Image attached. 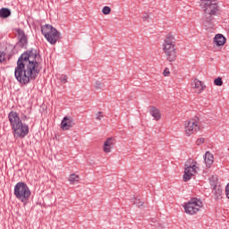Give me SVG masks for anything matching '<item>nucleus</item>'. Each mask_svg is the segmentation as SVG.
Wrapping results in <instances>:
<instances>
[{
  "label": "nucleus",
  "mask_w": 229,
  "mask_h": 229,
  "mask_svg": "<svg viewBox=\"0 0 229 229\" xmlns=\"http://www.w3.org/2000/svg\"><path fill=\"white\" fill-rule=\"evenodd\" d=\"M38 58H40V55L35 48L27 50L21 55L14 70V78L19 83L28 85L30 81L37 80L40 73Z\"/></svg>",
  "instance_id": "f257e3e1"
},
{
  "label": "nucleus",
  "mask_w": 229,
  "mask_h": 229,
  "mask_svg": "<svg viewBox=\"0 0 229 229\" xmlns=\"http://www.w3.org/2000/svg\"><path fill=\"white\" fill-rule=\"evenodd\" d=\"M200 8L204 12L203 25L206 30H212L214 28V15H217L219 12V5L216 0H200Z\"/></svg>",
  "instance_id": "f03ea898"
},
{
  "label": "nucleus",
  "mask_w": 229,
  "mask_h": 229,
  "mask_svg": "<svg viewBox=\"0 0 229 229\" xmlns=\"http://www.w3.org/2000/svg\"><path fill=\"white\" fill-rule=\"evenodd\" d=\"M8 119L14 139H24V137L30 133V127L28 124L22 123V119L19 116V113L11 111L8 114Z\"/></svg>",
  "instance_id": "7ed1b4c3"
},
{
  "label": "nucleus",
  "mask_w": 229,
  "mask_h": 229,
  "mask_svg": "<svg viewBox=\"0 0 229 229\" xmlns=\"http://www.w3.org/2000/svg\"><path fill=\"white\" fill-rule=\"evenodd\" d=\"M163 51L168 62H174L176 60V38L174 36L168 34L165 37L163 43Z\"/></svg>",
  "instance_id": "20e7f679"
},
{
  "label": "nucleus",
  "mask_w": 229,
  "mask_h": 229,
  "mask_svg": "<svg viewBox=\"0 0 229 229\" xmlns=\"http://www.w3.org/2000/svg\"><path fill=\"white\" fill-rule=\"evenodd\" d=\"M14 196L16 199H19V201H21V203L26 204L31 197V191L30 190V187H28V184L20 182L14 186Z\"/></svg>",
  "instance_id": "39448f33"
},
{
  "label": "nucleus",
  "mask_w": 229,
  "mask_h": 229,
  "mask_svg": "<svg viewBox=\"0 0 229 229\" xmlns=\"http://www.w3.org/2000/svg\"><path fill=\"white\" fill-rule=\"evenodd\" d=\"M41 33L44 35L45 38L51 44L55 46L58 42V30L55 29L50 24H46L41 26Z\"/></svg>",
  "instance_id": "423d86ee"
},
{
  "label": "nucleus",
  "mask_w": 229,
  "mask_h": 229,
  "mask_svg": "<svg viewBox=\"0 0 229 229\" xmlns=\"http://www.w3.org/2000/svg\"><path fill=\"white\" fill-rule=\"evenodd\" d=\"M184 130L187 137H191V135L201 131V122H199V117L195 116L189 121H186Z\"/></svg>",
  "instance_id": "0eeeda50"
},
{
  "label": "nucleus",
  "mask_w": 229,
  "mask_h": 229,
  "mask_svg": "<svg viewBox=\"0 0 229 229\" xmlns=\"http://www.w3.org/2000/svg\"><path fill=\"white\" fill-rule=\"evenodd\" d=\"M202 208L203 202L197 198H193L184 206V210L186 214L194 216V214H198Z\"/></svg>",
  "instance_id": "6e6552de"
},
{
  "label": "nucleus",
  "mask_w": 229,
  "mask_h": 229,
  "mask_svg": "<svg viewBox=\"0 0 229 229\" xmlns=\"http://www.w3.org/2000/svg\"><path fill=\"white\" fill-rule=\"evenodd\" d=\"M198 173V166L191 161V164H186L184 168L183 182H189L192 176Z\"/></svg>",
  "instance_id": "1a4fd4ad"
},
{
  "label": "nucleus",
  "mask_w": 229,
  "mask_h": 229,
  "mask_svg": "<svg viewBox=\"0 0 229 229\" xmlns=\"http://www.w3.org/2000/svg\"><path fill=\"white\" fill-rule=\"evenodd\" d=\"M75 124L76 123H74V119L72 117L64 116L61 122V130H63V131H67L71 130V128H74Z\"/></svg>",
  "instance_id": "9d476101"
},
{
  "label": "nucleus",
  "mask_w": 229,
  "mask_h": 229,
  "mask_svg": "<svg viewBox=\"0 0 229 229\" xmlns=\"http://www.w3.org/2000/svg\"><path fill=\"white\" fill-rule=\"evenodd\" d=\"M191 87L195 94H201V92L207 89V86L203 85V82L198 79H195L191 82Z\"/></svg>",
  "instance_id": "9b49d317"
},
{
  "label": "nucleus",
  "mask_w": 229,
  "mask_h": 229,
  "mask_svg": "<svg viewBox=\"0 0 229 229\" xmlns=\"http://www.w3.org/2000/svg\"><path fill=\"white\" fill-rule=\"evenodd\" d=\"M115 146V138L110 137L105 142L103 146L104 153H112V149H114Z\"/></svg>",
  "instance_id": "f8f14e48"
},
{
  "label": "nucleus",
  "mask_w": 229,
  "mask_h": 229,
  "mask_svg": "<svg viewBox=\"0 0 229 229\" xmlns=\"http://www.w3.org/2000/svg\"><path fill=\"white\" fill-rule=\"evenodd\" d=\"M16 31L18 33L20 47H26V46H28V37H26V33L21 29H17Z\"/></svg>",
  "instance_id": "ddd939ff"
},
{
  "label": "nucleus",
  "mask_w": 229,
  "mask_h": 229,
  "mask_svg": "<svg viewBox=\"0 0 229 229\" xmlns=\"http://www.w3.org/2000/svg\"><path fill=\"white\" fill-rule=\"evenodd\" d=\"M214 44L217 47L225 46L226 44V38L223 34H216L214 38Z\"/></svg>",
  "instance_id": "4468645a"
},
{
  "label": "nucleus",
  "mask_w": 229,
  "mask_h": 229,
  "mask_svg": "<svg viewBox=\"0 0 229 229\" xmlns=\"http://www.w3.org/2000/svg\"><path fill=\"white\" fill-rule=\"evenodd\" d=\"M149 114L150 115H152V117H154L156 121H160V119H162V114H160V110H158V108L155 106H150Z\"/></svg>",
  "instance_id": "2eb2a0df"
},
{
  "label": "nucleus",
  "mask_w": 229,
  "mask_h": 229,
  "mask_svg": "<svg viewBox=\"0 0 229 229\" xmlns=\"http://www.w3.org/2000/svg\"><path fill=\"white\" fill-rule=\"evenodd\" d=\"M204 161L207 167H212V164H214V155L210 152H206Z\"/></svg>",
  "instance_id": "dca6fc26"
},
{
  "label": "nucleus",
  "mask_w": 229,
  "mask_h": 229,
  "mask_svg": "<svg viewBox=\"0 0 229 229\" xmlns=\"http://www.w3.org/2000/svg\"><path fill=\"white\" fill-rule=\"evenodd\" d=\"M213 194L215 196V199H221V196L223 194V189H221V186L215 185L213 188Z\"/></svg>",
  "instance_id": "f3484780"
},
{
  "label": "nucleus",
  "mask_w": 229,
  "mask_h": 229,
  "mask_svg": "<svg viewBox=\"0 0 229 229\" xmlns=\"http://www.w3.org/2000/svg\"><path fill=\"white\" fill-rule=\"evenodd\" d=\"M12 15V11L8 8H1L0 9V19H8Z\"/></svg>",
  "instance_id": "a211bd4d"
},
{
  "label": "nucleus",
  "mask_w": 229,
  "mask_h": 229,
  "mask_svg": "<svg viewBox=\"0 0 229 229\" xmlns=\"http://www.w3.org/2000/svg\"><path fill=\"white\" fill-rule=\"evenodd\" d=\"M69 182L72 184L78 183V182H80V175L76 174H72L69 177Z\"/></svg>",
  "instance_id": "6ab92c4d"
},
{
  "label": "nucleus",
  "mask_w": 229,
  "mask_h": 229,
  "mask_svg": "<svg viewBox=\"0 0 229 229\" xmlns=\"http://www.w3.org/2000/svg\"><path fill=\"white\" fill-rule=\"evenodd\" d=\"M102 13H104V15H110V13H112V8H110L109 6H104L102 9Z\"/></svg>",
  "instance_id": "aec40b11"
},
{
  "label": "nucleus",
  "mask_w": 229,
  "mask_h": 229,
  "mask_svg": "<svg viewBox=\"0 0 229 229\" xmlns=\"http://www.w3.org/2000/svg\"><path fill=\"white\" fill-rule=\"evenodd\" d=\"M59 80H60V82L63 83V85H64V83H67L69 77L65 74H62Z\"/></svg>",
  "instance_id": "412c9836"
},
{
  "label": "nucleus",
  "mask_w": 229,
  "mask_h": 229,
  "mask_svg": "<svg viewBox=\"0 0 229 229\" xmlns=\"http://www.w3.org/2000/svg\"><path fill=\"white\" fill-rule=\"evenodd\" d=\"M214 84L216 87H221L223 85V79L221 77H218V78L215 79Z\"/></svg>",
  "instance_id": "4be33fe9"
},
{
  "label": "nucleus",
  "mask_w": 229,
  "mask_h": 229,
  "mask_svg": "<svg viewBox=\"0 0 229 229\" xmlns=\"http://www.w3.org/2000/svg\"><path fill=\"white\" fill-rule=\"evenodd\" d=\"M134 205H137L139 208H142L144 207V202L140 201V199H135L134 200Z\"/></svg>",
  "instance_id": "5701e85b"
},
{
  "label": "nucleus",
  "mask_w": 229,
  "mask_h": 229,
  "mask_svg": "<svg viewBox=\"0 0 229 229\" xmlns=\"http://www.w3.org/2000/svg\"><path fill=\"white\" fill-rule=\"evenodd\" d=\"M95 89L96 90H100V89H103V82L97 81L95 83Z\"/></svg>",
  "instance_id": "b1692460"
},
{
  "label": "nucleus",
  "mask_w": 229,
  "mask_h": 229,
  "mask_svg": "<svg viewBox=\"0 0 229 229\" xmlns=\"http://www.w3.org/2000/svg\"><path fill=\"white\" fill-rule=\"evenodd\" d=\"M6 60V53L0 52V64H3Z\"/></svg>",
  "instance_id": "393cba45"
},
{
  "label": "nucleus",
  "mask_w": 229,
  "mask_h": 229,
  "mask_svg": "<svg viewBox=\"0 0 229 229\" xmlns=\"http://www.w3.org/2000/svg\"><path fill=\"white\" fill-rule=\"evenodd\" d=\"M205 143V138H199L196 140L197 146H201V144Z\"/></svg>",
  "instance_id": "a878e982"
},
{
  "label": "nucleus",
  "mask_w": 229,
  "mask_h": 229,
  "mask_svg": "<svg viewBox=\"0 0 229 229\" xmlns=\"http://www.w3.org/2000/svg\"><path fill=\"white\" fill-rule=\"evenodd\" d=\"M169 74H171V72H169V68H165L163 72V75L169 76Z\"/></svg>",
  "instance_id": "bb28decb"
},
{
  "label": "nucleus",
  "mask_w": 229,
  "mask_h": 229,
  "mask_svg": "<svg viewBox=\"0 0 229 229\" xmlns=\"http://www.w3.org/2000/svg\"><path fill=\"white\" fill-rule=\"evenodd\" d=\"M101 114H103L102 112H98V114H97V121H101V118L103 117V115H101Z\"/></svg>",
  "instance_id": "cd10ccee"
},
{
  "label": "nucleus",
  "mask_w": 229,
  "mask_h": 229,
  "mask_svg": "<svg viewBox=\"0 0 229 229\" xmlns=\"http://www.w3.org/2000/svg\"><path fill=\"white\" fill-rule=\"evenodd\" d=\"M143 21H148V19H149V14L145 13L142 17Z\"/></svg>",
  "instance_id": "c85d7f7f"
},
{
  "label": "nucleus",
  "mask_w": 229,
  "mask_h": 229,
  "mask_svg": "<svg viewBox=\"0 0 229 229\" xmlns=\"http://www.w3.org/2000/svg\"><path fill=\"white\" fill-rule=\"evenodd\" d=\"M22 121H27L28 120V116L26 114H24L22 117H21Z\"/></svg>",
  "instance_id": "c756f323"
},
{
  "label": "nucleus",
  "mask_w": 229,
  "mask_h": 229,
  "mask_svg": "<svg viewBox=\"0 0 229 229\" xmlns=\"http://www.w3.org/2000/svg\"><path fill=\"white\" fill-rule=\"evenodd\" d=\"M58 38H59V39L62 38V37L60 36V33H58Z\"/></svg>",
  "instance_id": "7c9ffc66"
}]
</instances>
